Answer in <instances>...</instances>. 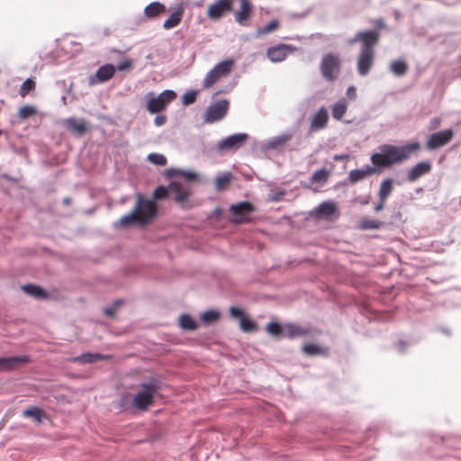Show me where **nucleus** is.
Wrapping results in <instances>:
<instances>
[{
    "instance_id": "nucleus-51",
    "label": "nucleus",
    "mask_w": 461,
    "mask_h": 461,
    "mask_svg": "<svg viewBox=\"0 0 461 461\" xmlns=\"http://www.w3.org/2000/svg\"><path fill=\"white\" fill-rule=\"evenodd\" d=\"M167 116L164 114H158L154 119V123L157 126H162L167 122Z\"/></svg>"
},
{
    "instance_id": "nucleus-7",
    "label": "nucleus",
    "mask_w": 461,
    "mask_h": 461,
    "mask_svg": "<svg viewBox=\"0 0 461 461\" xmlns=\"http://www.w3.org/2000/svg\"><path fill=\"white\" fill-rule=\"evenodd\" d=\"M234 66L232 59H226L218 63L211 69L203 79V86L204 88L212 87L221 77L228 76Z\"/></svg>"
},
{
    "instance_id": "nucleus-45",
    "label": "nucleus",
    "mask_w": 461,
    "mask_h": 461,
    "mask_svg": "<svg viewBox=\"0 0 461 461\" xmlns=\"http://www.w3.org/2000/svg\"><path fill=\"white\" fill-rule=\"evenodd\" d=\"M267 331L275 337H279L284 330L279 323L272 321L267 325Z\"/></svg>"
},
{
    "instance_id": "nucleus-15",
    "label": "nucleus",
    "mask_w": 461,
    "mask_h": 461,
    "mask_svg": "<svg viewBox=\"0 0 461 461\" xmlns=\"http://www.w3.org/2000/svg\"><path fill=\"white\" fill-rule=\"evenodd\" d=\"M249 136L247 133H237L230 135L224 140H221L217 144V148L219 150H229V149H235L241 147L246 140H248Z\"/></svg>"
},
{
    "instance_id": "nucleus-18",
    "label": "nucleus",
    "mask_w": 461,
    "mask_h": 461,
    "mask_svg": "<svg viewBox=\"0 0 461 461\" xmlns=\"http://www.w3.org/2000/svg\"><path fill=\"white\" fill-rule=\"evenodd\" d=\"M431 163L429 161H421L416 164L413 167L411 168L407 175V179L409 182H414L420 176L428 174L431 170Z\"/></svg>"
},
{
    "instance_id": "nucleus-54",
    "label": "nucleus",
    "mask_w": 461,
    "mask_h": 461,
    "mask_svg": "<svg viewBox=\"0 0 461 461\" xmlns=\"http://www.w3.org/2000/svg\"><path fill=\"white\" fill-rule=\"evenodd\" d=\"M375 25L377 27V29H383L385 27V23L383 19H377L375 21Z\"/></svg>"
},
{
    "instance_id": "nucleus-5",
    "label": "nucleus",
    "mask_w": 461,
    "mask_h": 461,
    "mask_svg": "<svg viewBox=\"0 0 461 461\" xmlns=\"http://www.w3.org/2000/svg\"><path fill=\"white\" fill-rule=\"evenodd\" d=\"M176 96V93L173 90H164L157 96L153 93H149L146 108L149 113H159L165 111Z\"/></svg>"
},
{
    "instance_id": "nucleus-34",
    "label": "nucleus",
    "mask_w": 461,
    "mask_h": 461,
    "mask_svg": "<svg viewBox=\"0 0 461 461\" xmlns=\"http://www.w3.org/2000/svg\"><path fill=\"white\" fill-rule=\"evenodd\" d=\"M23 415L24 417H32L38 423H41L42 420V416L44 415L43 410L38 407H33L27 409L23 411Z\"/></svg>"
},
{
    "instance_id": "nucleus-25",
    "label": "nucleus",
    "mask_w": 461,
    "mask_h": 461,
    "mask_svg": "<svg viewBox=\"0 0 461 461\" xmlns=\"http://www.w3.org/2000/svg\"><path fill=\"white\" fill-rule=\"evenodd\" d=\"M316 215L331 216L336 213L337 207L333 202H324L316 208Z\"/></svg>"
},
{
    "instance_id": "nucleus-56",
    "label": "nucleus",
    "mask_w": 461,
    "mask_h": 461,
    "mask_svg": "<svg viewBox=\"0 0 461 461\" xmlns=\"http://www.w3.org/2000/svg\"><path fill=\"white\" fill-rule=\"evenodd\" d=\"M63 202L65 204H69L71 201L70 198H65Z\"/></svg>"
},
{
    "instance_id": "nucleus-20",
    "label": "nucleus",
    "mask_w": 461,
    "mask_h": 461,
    "mask_svg": "<svg viewBox=\"0 0 461 461\" xmlns=\"http://www.w3.org/2000/svg\"><path fill=\"white\" fill-rule=\"evenodd\" d=\"M65 125L77 135H82L87 131V124L83 119L68 118L65 121Z\"/></svg>"
},
{
    "instance_id": "nucleus-26",
    "label": "nucleus",
    "mask_w": 461,
    "mask_h": 461,
    "mask_svg": "<svg viewBox=\"0 0 461 461\" xmlns=\"http://www.w3.org/2000/svg\"><path fill=\"white\" fill-rule=\"evenodd\" d=\"M348 109L346 99H340L331 107L332 116L336 120H341Z\"/></svg>"
},
{
    "instance_id": "nucleus-47",
    "label": "nucleus",
    "mask_w": 461,
    "mask_h": 461,
    "mask_svg": "<svg viewBox=\"0 0 461 461\" xmlns=\"http://www.w3.org/2000/svg\"><path fill=\"white\" fill-rule=\"evenodd\" d=\"M179 176L189 182L195 181L198 178V175L196 173L186 170H181Z\"/></svg>"
},
{
    "instance_id": "nucleus-33",
    "label": "nucleus",
    "mask_w": 461,
    "mask_h": 461,
    "mask_svg": "<svg viewBox=\"0 0 461 461\" xmlns=\"http://www.w3.org/2000/svg\"><path fill=\"white\" fill-rule=\"evenodd\" d=\"M104 357L101 354L86 353L73 359L74 362H79L81 364L94 363L98 360L104 359Z\"/></svg>"
},
{
    "instance_id": "nucleus-16",
    "label": "nucleus",
    "mask_w": 461,
    "mask_h": 461,
    "mask_svg": "<svg viewBox=\"0 0 461 461\" xmlns=\"http://www.w3.org/2000/svg\"><path fill=\"white\" fill-rule=\"evenodd\" d=\"M115 73V68L112 64L101 66L94 76L88 78L89 85H96L110 80Z\"/></svg>"
},
{
    "instance_id": "nucleus-10",
    "label": "nucleus",
    "mask_w": 461,
    "mask_h": 461,
    "mask_svg": "<svg viewBox=\"0 0 461 461\" xmlns=\"http://www.w3.org/2000/svg\"><path fill=\"white\" fill-rule=\"evenodd\" d=\"M229 110V102L221 100L210 105L204 113V122L212 123L221 120Z\"/></svg>"
},
{
    "instance_id": "nucleus-9",
    "label": "nucleus",
    "mask_w": 461,
    "mask_h": 461,
    "mask_svg": "<svg viewBox=\"0 0 461 461\" xmlns=\"http://www.w3.org/2000/svg\"><path fill=\"white\" fill-rule=\"evenodd\" d=\"M233 9V0H216L208 5L206 14L213 21H219Z\"/></svg>"
},
{
    "instance_id": "nucleus-42",
    "label": "nucleus",
    "mask_w": 461,
    "mask_h": 461,
    "mask_svg": "<svg viewBox=\"0 0 461 461\" xmlns=\"http://www.w3.org/2000/svg\"><path fill=\"white\" fill-rule=\"evenodd\" d=\"M220 314L216 311H207L201 315L202 321L206 323H212L219 320Z\"/></svg>"
},
{
    "instance_id": "nucleus-50",
    "label": "nucleus",
    "mask_w": 461,
    "mask_h": 461,
    "mask_svg": "<svg viewBox=\"0 0 461 461\" xmlns=\"http://www.w3.org/2000/svg\"><path fill=\"white\" fill-rule=\"evenodd\" d=\"M180 172H181L180 169L169 168L165 171L164 175H165V176L171 178V177H175V176H179Z\"/></svg>"
},
{
    "instance_id": "nucleus-55",
    "label": "nucleus",
    "mask_w": 461,
    "mask_h": 461,
    "mask_svg": "<svg viewBox=\"0 0 461 461\" xmlns=\"http://www.w3.org/2000/svg\"><path fill=\"white\" fill-rule=\"evenodd\" d=\"M386 200H380L379 203L375 205V211L380 212L384 209Z\"/></svg>"
},
{
    "instance_id": "nucleus-52",
    "label": "nucleus",
    "mask_w": 461,
    "mask_h": 461,
    "mask_svg": "<svg viewBox=\"0 0 461 461\" xmlns=\"http://www.w3.org/2000/svg\"><path fill=\"white\" fill-rule=\"evenodd\" d=\"M132 66V62L131 60H124L122 62H120L117 66V68L120 71L126 70L130 68Z\"/></svg>"
},
{
    "instance_id": "nucleus-13",
    "label": "nucleus",
    "mask_w": 461,
    "mask_h": 461,
    "mask_svg": "<svg viewBox=\"0 0 461 461\" xmlns=\"http://www.w3.org/2000/svg\"><path fill=\"white\" fill-rule=\"evenodd\" d=\"M240 3L239 9L234 13L235 21L241 26H248L253 15V5L249 0L240 1Z\"/></svg>"
},
{
    "instance_id": "nucleus-24",
    "label": "nucleus",
    "mask_w": 461,
    "mask_h": 461,
    "mask_svg": "<svg viewBox=\"0 0 461 461\" xmlns=\"http://www.w3.org/2000/svg\"><path fill=\"white\" fill-rule=\"evenodd\" d=\"M166 12V6L159 2H152L144 9V14L148 18H156Z\"/></svg>"
},
{
    "instance_id": "nucleus-46",
    "label": "nucleus",
    "mask_w": 461,
    "mask_h": 461,
    "mask_svg": "<svg viewBox=\"0 0 461 461\" xmlns=\"http://www.w3.org/2000/svg\"><path fill=\"white\" fill-rule=\"evenodd\" d=\"M197 91L191 90L184 94L182 100L185 105L192 104L195 102L197 97Z\"/></svg>"
},
{
    "instance_id": "nucleus-4",
    "label": "nucleus",
    "mask_w": 461,
    "mask_h": 461,
    "mask_svg": "<svg viewBox=\"0 0 461 461\" xmlns=\"http://www.w3.org/2000/svg\"><path fill=\"white\" fill-rule=\"evenodd\" d=\"M420 149L418 142H412L402 147L393 145H384L381 148L384 151L391 166L393 164L401 163L410 158L411 154Z\"/></svg>"
},
{
    "instance_id": "nucleus-35",
    "label": "nucleus",
    "mask_w": 461,
    "mask_h": 461,
    "mask_svg": "<svg viewBox=\"0 0 461 461\" xmlns=\"http://www.w3.org/2000/svg\"><path fill=\"white\" fill-rule=\"evenodd\" d=\"M303 351L308 356H315L324 354L327 350L318 345L309 343L303 346Z\"/></svg>"
},
{
    "instance_id": "nucleus-28",
    "label": "nucleus",
    "mask_w": 461,
    "mask_h": 461,
    "mask_svg": "<svg viewBox=\"0 0 461 461\" xmlns=\"http://www.w3.org/2000/svg\"><path fill=\"white\" fill-rule=\"evenodd\" d=\"M409 66L404 60H393L390 64V70L397 77L405 75L408 71Z\"/></svg>"
},
{
    "instance_id": "nucleus-6",
    "label": "nucleus",
    "mask_w": 461,
    "mask_h": 461,
    "mask_svg": "<svg viewBox=\"0 0 461 461\" xmlns=\"http://www.w3.org/2000/svg\"><path fill=\"white\" fill-rule=\"evenodd\" d=\"M341 60L339 55L329 53L322 57L320 69L322 77L328 81H334L340 73Z\"/></svg>"
},
{
    "instance_id": "nucleus-39",
    "label": "nucleus",
    "mask_w": 461,
    "mask_h": 461,
    "mask_svg": "<svg viewBox=\"0 0 461 461\" xmlns=\"http://www.w3.org/2000/svg\"><path fill=\"white\" fill-rule=\"evenodd\" d=\"M37 113L36 109L31 105L22 106L18 111V117L22 120H25L35 115Z\"/></svg>"
},
{
    "instance_id": "nucleus-36",
    "label": "nucleus",
    "mask_w": 461,
    "mask_h": 461,
    "mask_svg": "<svg viewBox=\"0 0 461 461\" xmlns=\"http://www.w3.org/2000/svg\"><path fill=\"white\" fill-rule=\"evenodd\" d=\"M278 28H279V22L277 20H272L264 27L258 28V32H257V35L258 36L267 35Z\"/></svg>"
},
{
    "instance_id": "nucleus-49",
    "label": "nucleus",
    "mask_w": 461,
    "mask_h": 461,
    "mask_svg": "<svg viewBox=\"0 0 461 461\" xmlns=\"http://www.w3.org/2000/svg\"><path fill=\"white\" fill-rule=\"evenodd\" d=\"M122 303V302L121 300H118V301H115L114 302V306L112 307V308H105L104 309V313L108 316H113L115 312H116V309Z\"/></svg>"
},
{
    "instance_id": "nucleus-53",
    "label": "nucleus",
    "mask_w": 461,
    "mask_h": 461,
    "mask_svg": "<svg viewBox=\"0 0 461 461\" xmlns=\"http://www.w3.org/2000/svg\"><path fill=\"white\" fill-rule=\"evenodd\" d=\"M347 95L349 99H355L357 97V90L355 86H349L347 90Z\"/></svg>"
},
{
    "instance_id": "nucleus-32",
    "label": "nucleus",
    "mask_w": 461,
    "mask_h": 461,
    "mask_svg": "<svg viewBox=\"0 0 461 461\" xmlns=\"http://www.w3.org/2000/svg\"><path fill=\"white\" fill-rule=\"evenodd\" d=\"M179 325L183 330H195L197 329L195 321L187 314H183L180 316Z\"/></svg>"
},
{
    "instance_id": "nucleus-8",
    "label": "nucleus",
    "mask_w": 461,
    "mask_h": 461,
    "mask_svg": "<svg viewBox=\"0 0 461 461\" xmlns=\"http://www.w3.org/2000/svg\"><path fill=\"white\" fill-rule=\"evenodd\" d=\"M255 211V207L249 202H240L231 204L230 212L233 215L232 221L237 224L249 222L250 221V214Z\"/></svg>"
},
{
    "instance_id": "nucleus-23",
    "label": "nucleus",
    "mask_w": 461,
    "mask_h": 461,
    "mask_svg": "<svg viewBox=\"0 0 461 461\" xmlns=\"http://www.w3.org/2000/svg\"><path fill=\"white\" fill-rule=\"evenodd\" d=\"M184 14V7L182 5H178L176 9L170 14V16L164 22L163 27L166 30H170L177 26Z\"/></svg>"
},
{
    "instance_id": "nucleus-48",
    "label": "nucleus",
    "mask_w": 461,
    "mask_h": 461,
    "mask_svg": "<svg viewBox=\"0 0 461 461\" xmlns=\"http://www.w3.org/2000/svg\"><path fill=\"white\" fill-rule=\"evenodd\" d=\"M230 313L233 318H238L240 320L245 315L242 310L234 306L230 307Z\"/></svg>"
},
{
    "instance_id": "nucleus-27",
    "label": "nucleus",
    "mask_w": 461,
    "mask_h": 461,
    "mask_svg": "<svg viewBox=\"0 0 461 461\" xmlns=\"http://www.w3.org/2000/svg\"><path fill=\"white\" fill-rule=\"evenodd\" d=\"M393 181L391 178H387L382 181L378 192L379 200H387L393 189Z\"/></svg>"
},
{
    "instance_id": "nucleus-12",
    "label": "nucleus",
    "mask_w": 461,
    "mask_h": 461,
    "mask_svg": "<svg viewBox=\"0 0 461 461\" xmlns=\"http://www.w3.org/2000/svg\"><path fill=\"white\" fill-rule=\"evenodd\" d=\"M296 50V47L282 43L268 48L267 50V56L272 62H281L284 61L288 55L295 52Z\"/></svg>"
},
{
    "instance_id": "nucleus-38",
    "label": "nucleus",
    "mask_w": 461,
    "mask_h": 461,
    "mask_svg": "<svg viewBox=\"0 0 461 461\" xmlns=\"http://www.w3.org/2000/svg\"><path fill=\"white\" fill-rule=\"evenodd\" d=\"M240 325L241 330L245 332L257 330V324L246 315L240 320Z\"/></svg>"
},
{
    "instance_id": "nucleus-29",
    "label": "nucleus",
    "mask_w": 461,
    "mask_h": 461,
    "mask_svg": "<svg viewBox=\"0 0 461 461\" xmlns=\"http://www.w3.org/2000/svg\"><path fill=\"white\" fill-rule=\"evenodd\" d=\"M371 161L375 166L379 167H391V162H389L384 151L373 154L371 156Z\"/></svg>"
},
{
    "instance_id": "nucleus-1",
    "label": "nucleus",
    "mask_w": 461,
    "mask_h": 461,
    "mask_svg": "<svg viewBox=\"0 0 461 461\" xmlns=\"http://www.w3.org/2000/svg\"><path fill=\"white\" fill-rule=\"evenodd\" d=\"M380 32L378 30L360 31L357 32L348 43L354 45L360 42L361 48L357 59V73L364 77L366 76L375 61V47L379 43Z\"/></svg>"
},
{
    "instance_id": "nucleus-31",
    "label": "nucleus",
    "mask_w": 461,
    "mask_h": 461,
    "mask_svg": "<svg viewBox=\"0 0 461 461\" xmlns=\"http://www.w3.org/2000/svg\"><path fill=\"white\" fill-rule=\"evenodd\" d=\"M23 290L36 298H46V292L40 286L35 285H26L23 286Z\"/></svg>"
},
{
    "instance_id": "nucleus-57",
    "label": "nucleus",
    "mask_w": 461,
    "mask_h": 461,
    "mask_svg": "<svg viewBox=\"0 0 461 461\" xmlns=\"http://www.w3.org/2000/svg\"><path fill=\"white\" fill-rule=\"evenodd\" d=\"M368 227H371V228H376V227H377V225H376L375 223H372V224H370Z\"/></svg>"
},
{
    "instance_id": "nucleus-19",
    "label": "nucleus",
    "mask_w": 461,
    "mask_h": 461,
    "mask_svg": "<svg viewBox=\"0 0 461 461\" xmlns=\"http://www.w3.org/2000/svg\"><path fill=\"white\" fill-rule=\"evenodd\" d=\"M29 357L27 356H16L10 357H0V369L2 370H12L22 364L29 362Z\"/></svg>"
},
{
    "instance_id": "nucleus-11",
    "label": "nucleus",
    "mask_w": 461,
    "mask_h": 461,
    "mask_svg": "<svg viewBox=\"0 0 461 461\" xmlns=\"http://www.w3.org/2000/svg\"><path fill=\"white\" fill-rule=\"evenodd\" d=\"M170 195L177 203H185L191 195V185L180 181H171L169 184Z\"/></svg>"
},
{
    "instance_id": "nucleus-14",
    "label": "nucleus",
    "mask_w": 461,
    "mask_h": 461,
    "mask_svg": "<svg viewBox=\"0 0 461 461\" xmlns=\"http://www.w3.org/2000/svg\"><path fill=\"white\" fill-rule=\"evenodd\" d=\"M453 138L451 129L431 134L426 143L428 149H436L447 144Z\"/></svg>"
},
{
    "instance_id": "nucleus-37",
    "label": "nucleus",
    "mask_w": 461,
    "mask_h": 461,
    "mask_svg": "<svg viewBox=\"0 0 461 461\" xmlns=\"http://www.w3.org/2000/svg\"><path fill=\"white\" fill-rule=\"evenodd\" d=\"M330 176V172L327 169L321 168L319 170H316L312 177L311 181L312 183H324L328 180Z\"/></svg>"
},
{
    "instance_id": "nucleus-17",
    "label": "nucleus",
    "mask_w": 461,
    "mask_h": 461,
    "mask_svg": "<svg viewBox=\"0 0 461 461\" xmlns=\"http://www.w3.org/2000/svg\"><path fill=\"white\" fill-rule=\"evenodd\" d=\"M328 121L329 114L327 109L325 107L320 108L311 121L310 131L314 132L326 128Z\"/></svg>"
},
{
    "instance_id": "nucleus-22",
    "label": "nucleus",
    "mask_w": 461,
    "mask_h": 461,
    "mask_svg": "<svg viewBox=\"0 0 461 461\" xmlns=\"http://www.w3.org/2000/svg\"><path fill=\"white\" fill-rule=\"evenodd\" d=\"M285 335L289 339L303 337L311 334V330L296 324H286L285 327Z\"/></svg>"
},
{
    "instance_id": "nucleus-43",
    "label": "nucleus",
    "mask_w": 461,
    "mask_h": 461,
    "mask_svg": "<svg viewBox=\"0 0 461 461\" xmlns=\"http://www.w3.org/2000/svg\"><path fill=\"white\" fill-rule=\"evenodd\" d=\"M148 159L150 163L158 166H165L167 164L166 157L158 153H150L148 156Z\"/></svg>"
},
{
    "instance_id": "nucleus-40",
    "label": "nucleus",
    "mask_w": 461,
    "mask_h": 461,
    "mask_svg": "<svg viewBox=\"0 0 461 461\" xmlns=\"http://www.w3.org/2000/svg\"><path fill=\"white\" fill-rule=\"evenodd\" d=\"M292 137L293 136L290 133H285V134L277 136L271 140L270 146L272 148H277L279 146L285 145L286 142H288L292 139Z\"/></svg>"
},
{
    "instance_id": "nucleus-2",
    "label": "nucleus",
    "mask_w": 461,
    "mask_h": 461,
    "mask_svg": "<svg viewBox=\"0 0 461 461\" xmlns=\"http://www.w3.org/2000/svg\"><path fill=\"white\" fill-rule=\"evenodd\" d=\"M158 208L154 200L145 199L139 197L134 210L122 217L119 221V225L122 227L128 226L134 222L141 225L147 224L152 218L155 217Z\"/></svg>"
},
{
    "instance_id": "nucleus-30",
    "label": "nucleus",
    "mask_w": 461,
    "mask_h": 461,
    "mask_svg": "<svg viewBox=\"0 0 461 461\" xmlns=\"http://www.w3.org/2000/svg\"><path fill=\"white\" fill-rule=\"evenodd\" d=\"M232 179V175L230 173H225L221 176H219L214 180V187L217 191L224 190Z\"/></svg>"
},
{
    "instance_id": "nucleus-21",
    "label": "nucleus",
    "mask_w": 461,
    "mask_h": 461,
    "mask_svg": "<svg viewBox=\"0 0 461 461\" xmlns=\"http://www.w3.org/2000/svg\"><path fill=\"white\" fill-rule=\"evenodd\" d=\"M375 168L369 166H366L360 169H354L349 172L348 180L350 181V183L355 184L375 174Z\"/></svg>"
},
{
    "instance_id": "nucleus-3",
    "label": "nucleus",
    "mask_w": 461,
    "mask_h": 461,
    "mask_svg": "<svg viewBox=\"0 0 461 461\" xmlns=\"http://www.w3.org/2000/svg\"><path fill=\"white\" fill-rule=\"evenodd\" d=\"M159 390L157 382L140 384V390L133 398V406L140 411H146L153 403L155 394Z\"/></svg>"
},
{
    "instance_id": "nucleus-41",
    "label": "nucleus",
    "mask_w": 461,
    "mask_h": 461,
    "mask_svg": "<svg viewBox=\"0 0 461 461\" xmlns=\"http://www.w3.org/2000/svg\"><path fill=\"white\" fill-rule=\"evenodd\" d=\"M34 88L35 82L31 78H27L21 86L19 93L21 96L24 97L29 94L30 91L33 90Z\"/></svg>"
},
{
    "instance_id": "nucleus-44",
    "label": "nucleus",
    "mask_w": 461,
    "mask_h": 461,
    "mask_svg": "<svg viewBox=\"0 0 461 461\" xmlns=\"http://www.w3.org/2000/svg\"><path fill=\"white\" fill-rule=\"evenodd\" d=\"M168 194H170L169 186L168 187H165L163 185H160V186H158L154 190V192H153V199H154V201L155 200H161V199H164V198L167 197Z\"/></svg>"
}]
</instances>
